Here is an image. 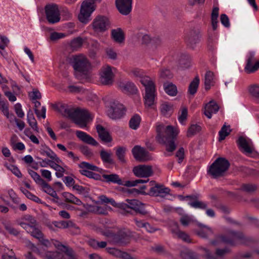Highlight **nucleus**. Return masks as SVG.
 Returning a JSON list of instances; mask_svg holds the SVG:
<instances>
[{
    "label": "nucleus",
    "instance_id": "nucleus-1",
    "mask_svg": "<svg viewBox=\"0 0 259 259\" xmlns=\"http://www.w3.org/2000/svg\"><path fill=\"white\" fill-rule=\"evenodd\" d=\"M130 74L140 78V82L145 89V104L148 107H152L154 104L156 97L155 85L153 81L150 77L145 76L143 71L140 69H132Z\"/></svg>",
    "mask_w": 259,
    "mask_h": 259
},
{
    "label": "nucleus",
    "instance_id": "nucleus-2",
    "mask_svg": "<svg viewBox=\"0 0 259 259\" xmlns=\"http://www.w3.org/2000/svg\"><path fill=\"white\" fill-rule=\"evenodd\" d=\"M248 239L243 233L239 231H230L227 234L222 235L216 239L211 241L210 244L214 246L219 245L220 241L231 246L238 244H246Z\"/></svg>",
    "mask_w": 259,
    "mask_h": 259
},
{
    "label": "nucleus",
    "instance_id": "nucleus-3",
    "mask_svg": "<svg viewBox=\"0 0 259 259\" xmlns=\"http://www.w3.org/2000/svg\"><path fill=\"white\" fill-rule=\"evenodd\" d=\"M71 64L74 70V75L79 80L87 77L90 63L88 59L82 55L74 56Z\"/></svg>",
    "mask_w": 259,
    "mask_h": 259
},
{
    "label": "nucleus",
    "instance_id": "nucleus-4",
    "mask_svg": "<svg viewBox=\"0 0 259 259\" xmlns=\"http://www.w3.org/2000/svg\"><path fill=\"white\" fill-rule=\"evenodd\" d=\"M230 166L229 161L225 158L219 157L209 166L207 174L213 179L225 175Z\"/></svg>",
    "mask_w": 259,
    "mask_h": 259
},
{
    "label": "nucleus",
    "instance_id": "nucleus-5",
    "mask_svg": "<svg viewBox=\"0 0 259 259\" xmlns=\"http://www.w3.org/2000/svg\"><path fill=\"white\" fill-rule=\"evenodd\" d=\"M65 113L71 118L75 121V123L81 128L87 126V122L90 118L88 111L84 109H66Z\"/></svg>",
    "mask_w": 259,
    "mask_h": 259
},
{
    "label": "nucleus",
    "instance_id": "nucleus-6",
    "mask_svg": "<svg viewBox=\"0 0 259 259\" xmlns=\"http://www.w3.org/2000/svg\"><path fill=\"white\" fill-rule=\"evenodd\" d=\"M125 202H119L118 208L122 209L127 213H131L132 210L137 213L145 215L148 213L145 209V204L136 199H128L125 200Z\"/></svg>",
    "mask_w": 259,
    "mask_h": 259
},
{
    "label": "nucleus",
    "instance_id": "nucleus-7",
    "mask_svg": "<svg viewBox=\"0 0 259 259\" xmlns=\"http://www.w3.org/2000/svg\"><path fill=\"white\" fill-rule=\"evenodd\" d=\"M146 188V186H142L139 189L133 188L130 190V192L143 195H149L151 196L164 197L166 195L169 194L170 192L169 188L165 187L163 185L160 184H155L154 186L150 187L148 192L144 191V190Z\"/></svg>",
    "mask_w": 259,
    "mask_h": 259
},
{
    "label": "nucleus",
    "instance_id": "nucleus-8",
    "mask_svg": "<svg viewBox=\"0 0 259 259\" xmlns=\"http://www.w3.org/2000/svg\"><path fill=\"white\" fill-rule=\"evenodd\" d=\"M102 177L101 182L106 183L116 184L118 185H124L126 187H134L137 186L138 184L147 183V181L139 179L134 181H126L125 183L120 178L119 176L116 174H111L110 175L103 174Z\"/></svg>",
    "mask_w": 259,
    "mask_h": 259
},
{
    "label": "nucleus",
    "instance_id": "nucleus-9",
    "mask_svg": "<svg viewBox=\"0 0 259 259\" xmlns=\"http://www.w3.org/2000/svg\"><path fill=\"white\" fill-rule=\"evenodd\" d=\"M101 0H86L81 6L78 19L82 23L87 24L91 20V14L95 11L94 2H100Z\"/></svg>",
    "mask_w": 259,
    "mask_h": 259
},
{
    "label": "nucleus",
    "instance_id": "nucleus-10",
    "mask_svg": "<svg viewBox=\"0 0 259 259\" xmlns=\"http://www.w3.org/2000/svg\"><path fill=\"white\" fill-rule=\"evenodd\" d=\"M28 222H21L19 225L33 237L38 239L42 238L43 233L38 227L36 221L32 216L29 215L26 219Z\"/></svg>",
    "mask_w": 259,
    "mask_h": 259
},
{
    "label": "nucleus",
    "instance_id": "nucleus-11",
    "mask_svg": "<svg viewBox=\"0 0 259 259\" xmlns=\"http://www.w3.org/2000/svg\"><path fill=\"white\" fill-rule=\"evenodd\" d=\"M105 235L114 243L121 245L127 244L130 239V232L125 230H120L116 233L108 232L105 233Z\"/></svg>",
    "mask_w": 259,
    "mask_h": 259
},
{
    "label": "nucleus",
    "instance_id": "nucleus-12",
    "mask_svg": "<svg viewBox=\"0 0 259 259\" xmlns=\"http://www.w3.org/2000/svg\"><path fill=\"white\" fill-rule=\"evenodd\" d=\"M46 18L51 24H55L60 20L58 5L54 4L47 5L45 7Z\"/></svg>",
    "mask_w": 259,
    "mask_h": 259
},
{
    "label": "nucleus",
    "instance_id": "nucleus-13",
    "mask_svg": "<svg viewBox=\"0 0 259 259\" xmlns=\"http://www.w3.org/2000/svg\"><path fill=\"white\" fill-rule=\"evenodd\" d=\"M110 24L108 18L105 16L98 15L93 21L91 26L96 33H103L106 31Z\"/></svg>",
    "mask_w": 259,
    "mask_h": 259
},
{
    "label": "nucleus",
    "instance_id": "nucleus-14",
    "mask_svg": "<svg viewBox=\"0 0 259 259\" xmlns=\"http://www.w3.org/2000/svg\"><path fill=\"white\" fill-rule=\"evenodd\" d=\"M125 108L122 104L113 102L108 110V115L113 119H120L125 114Z\"/></svg>",
    "mask_w": 259,
    "mask_h": 259
},
{
    "label": "nucleus",
    "instance_id": "nucleus-15",
    "mask_svg": "<svg viewBox=\"0 0 259 259\" xmlns=\"http://www.w3.org/2000/svg\"><path fill=\"white\" fill-rule=\"evenodd\" d=\"M132 153L134 158L141 162L147 161L151 159L149 152L139 145L135 146L132 150Z\"/></svg>",
    "mask_w": 259,
    "mask_h": 259
},
{
    "label": "nucleus",
    "instance_id": "nucleus-16",
    "mask_svg": "<svg viewBox=\"0 0 259 259\" xmlns=\"http://www.w3.org/2000/svg\"><path fill=\"white\" fill-rule=\"evenodd\" d=\"M134 175L139 178H149L153 175L152 166L150 165L140 164L133 168Z\"/></svg>",
    "mask_w": 259,
    "mask_h": 259
},
{
    "label": "nucleus",
    "instance_id": "nucleus-17",
    "mask_svg": "<svg viewBox=\"0 0 259 259\" xmlns=\"http://www.w3.org/2000/svg\"><path fill=\"white\" fill-rule=\"evenodd\" d=\"M200 32L198 30H191L185 36V40L187 46L194 49L200 41Z\"/></svg>",
    "mask_w": 259,
    "mask_h": 259
},
{
    "label": "nucleus",
    "instance_id": "nucleus-18",
    "mask_svg": "<svg viewBox=\"0 0 259 259\" xmlns=\"http://www.w3.org/2000/svg\"><path fill=\"white\" fill-rule=\"evenodd\" d=\"M259 69V61H256L255 54L250 52L247 59L246 64L245 66V71L248 73H254Z\"/></svg>",
    "mask_w": 259,
    "mask_h": 259
},
{
    "label": "nucleus",
    "instance_id": "nucleus-19",
    "mask_svg": "<svg viewBox=\"0 0 259 259\" xmlns=\"http://www.w3.org/2000/svg\"><path fill=\"white\" fill-rule=\"evenodd\" d=\"M118 89L127 95L136 94L138 90L135 84L130 81H121L118 83Z\"/></svg>",
    "mask_w": 259,
    "mask_h": 259
},
{
    "label": "nucleus",
    "instance_id": "nucleus-20",
    "mask_svg": "<svg viewBox=\"0 0 259 259\" xmlns=\"http://www.w3.org/2000/svg\"><path fill=\"white\" fill-rule=\"evenodd\" d=\"M133 0H115V5L119 12L128 15L132 11Z\"/></svg>",
    "mask_w": 259,
    "mask_h": 259
},
{
    "label": "nucleus",
    "instance_id": "nucleus-21",
    "mask_svg": "<svg viewBox=\"0 0 259 259\" xmlns=\"http://www.w3.org/2000/svg\"><path fill=\"white\" fill-rule=\"evenodd\" d=\"M113 77L114 74L110 66H107L102 68L100 76L101 81L102 84L105 85L112 84L113 81Z\"/></svg>",
    "mask_w": 259,
    "mask_h": 259
},
{
    "label": "nucleus",
    "instance_id": "nucleus-22",
    "mask_svg": "<svg viewBox=\"0 0 259 259\" xmlns=\"http://www.w3.org/2000/svg\"><path fill=\"white\" fill-rule=\"evenodd\" d=\"M78 166L80 169L79 170V173L87 177H88L90 170L99 171V167L87 162L82 161L78 164Z\"/></svg>",
    "mask_w": 259,
    "mask_h": 259
},
{
    "label": "nucleus",
    "instance_id": "nucleus-23",
    "mask_svg": "<svg viewBox=\"0 0 259 259\" xmlns=\"http://www.w3.org/2000/svg\"><path fill=\"white\" fill-rule=\"evenodd\" d=\"M170 231L174 237H177L187 243L191 242V239L189 235L185 232L181 231L177 223L175 224L174 227L170 229Z\"/></svg>",
    "mask_w": 259,
    "mask_h": 259
},
{
    "label": "nucleus",
    "instance_id": "nucleus-24",
    "mask_svg": "<svg viewBox=\"0 0 259 259\" xmlns=\"http://www.w3.org/2000/svg\"><path fill=\"white\" fill-rule=\"evenodd\" d=\"M76 136L79 140L85 143L94 146L98 145V143L93 137L84 132L76 131Z\"/></svg>",
    "mask_w": 259,
    "mask_h": 259
},
{
    "label": "nucleus",
    "instance_id": "nucleus-25",
    "mask_svg": "<svg viewBox=\"0 0 259 259\" xmlns=\"http://www.w3.org/2000/svg\"><path fill=\"white\" fill-rule=\"evenodd\" d=\"M96 130L99 137L103 142L107 143L112 141L109 133L102 125L98 124L96 126Z\"/></svg>",
    "mask_w": 259,
    "mask_h": 259
},
{
    "label": "nucleus",
    "instance_id": "nucleus-26",
    "mask_svg": "<svg viewBox=\"0 0 259 259\" xmlns=\"http://www.w3.org/2000/svg\"><path fill=\"white\" fill-rule=\"evenodd\" d=\"M236 143L239 149L243 150V152L251 154L253 152V149L250 146L249 142L245 138L241 136L237 140Z\"/></svg>",
    "mask_w": 259,
    "mask_h": 259
},
{
    "label": "nucleus",
    "instance_id": "nucleus-27",
    "mask_svg": "<svg viewBox=\"0 0 259 259\" xmlns=\"http://www.w3.org/2000/svg\"><path fill=\"white\" fill-rule=\"evenodd\" d=\"M219 110L218 105L213 101H210L205 108L204 114L208 118H211L212 114H215Z\"/></svg>",
    "mask_w": 259,
    "mask_h": 259
},
{
    "label": "nucleus",
    "instance_id": "nucleus-28",
    "mask_svg": "<svg viewBox=\"0 0 259 259\" xmlns=\"http://www.w3.org/2000/svg\"><path fill=\"white\" fill-rule=\"evenodd\" d=\"M62 196L65 199V201L67 203H72L79 206L82 204V201L79 198L69 192H63Z\"/></svg>",
    "mask_w": 259,
    "mask_h": 259
},
{
    "label": "nucleus",
    "instance_id": "nucleus-29",
    "mask_svg": "<svg viewBox=\"0 0 259 259\" xmlns=\"http://www.w3.org/2000/svg\"><path fill=\"white\" fill-rule=\"evenodd\" d=\"M111 35L112 39L116 42L121 43L124 40V34L120 28L112 29Z\"/></svg>",
    "mask_w": 259,
    "mask_h": 259
},
{
    "label": "nucleus",
    "instance_id": "nucleus-30",
    "mask_svg": "<svg viewBox=\"0 0 259 259\" xmlns=\"http://www.w3.org/2000/svg\"><path fill=\"white\" fill-rule=\"evenodd\" d=\"M199 83L200 79L198 76L197 75L190 83L188 87V93L191 95L194 96L198 90Z\"/></svg>",
    "mask_w": 259,
    "mask_h": 259
},
{
    "label": "nucleus",
    "instance_id": "nucleus-31",
    "mask_svg": "<svg viewBox=\"0 0 259 259\" xmlns=\"http://www.w3.org/2000/svg\"><path fill=\"white\" fill-rule=\"evenodd\" d=\"M112 153L110 150L106 151L104 149L100 152V156L103 163L108 164H113L114 161L112 158Z\"/></svg>",
    "mask_w": 259,
    "mask_h": 259
},
{
    "label": "nucleus",
    "instance_id": "nucleus-32",
    "mask_svg": "<svg viewBox=\"0 0 259 259\" xmlns=\"http://www.w3.org/2000/svg\"><path fill=\"white\" fill-rule=\"evenodd\" d=\"M2 223L5 230L10 235L14 236H18L19 235L20 232L13 226L10 221L4 220Z\"/></svg>",
    "mask_w": 259,
    "mask_h": 259
},
{
    "label": "nucleus",
    "instance_id": "nucleus-33",
    "mask_svg": "<svg viewBox=\"0 0 259 259\" xmlns=\"http://www.w3.org/2000/svg\"><path fill=\"white\" fill-rule=\"evenodd\" d=\"M178 132L174 129L171 125H168L165 128V135L162 137L164 140H168L172 139H176L177 136Z\"/></svg>",
    "mask_w": 259,
    "mask_h": 259
},
{
    "label": "nucleus",
    "instance_id": "nucleus-34",
    "mask_svg": "<svg viewBox=\"0 0 259 259\" xmlns=\"http://www.w3.org/2000/svg\"><path fill=\"white\" fill-rule=\"evenodd\" d=\"M107 249L110 254L117 257H120L124 259L131 258V255L128 253L125 252H122L119 249H116L115 248H108Z\"/></svg>",
    "mask_w": 259,
    "mask_h": 259
},
{
    "label": "nucleus",
    "instance_id": "nucleus-35",
    "mask_svg": "<svg viewBox=\"0 0 259 259\" xmlns=\"http://www.w3.org/2000/svg\"><path fill=\"white\" fill-rule=\"evenodd\" d=\"M115 150V155L118 160L122 163H125L126 160L125 158L126 148L124 147H117L114 148Z\"/></svg>",
    "mask_w": 259,
    "mask_h": 259
},
{
    "label": "nucleus",
    "instance_id": "nucleus-36",
    "mask_svg": "<svg viewBox=\"0 0 259 259\" xmlns=\"http://www.w3.org/2000/svg\"><path fill=\"white\" fill-rule=\"evenodd\" d=\"M198 226L201 228V229L197 231V234L199 236L202 238H207L213 234L212 230L201 224H199Z\"/></svg>",
    "mask_w": 259,
    "mask_h": 259
},
{
    "label": "nucleus",
    "instance_id": "nucleus-37",
    "mask_svg": "<svg viewBox=\"0 0 259 259\" xmlns=\"http://www.w3.org/2000/svg\"><path fill=\"white\" fill-rule=\"evenodd\" d=\"M219 8L218 7H214L211 14V23L213 30H215L218 27Z\"/></svg>",
    "mask_w": 259,
    "mask_h": 259
},
{
    "label": "nucleus",
    "instance_id": "nucleus-38",
    "mask_svg": "<svg viewBox=\"0 0 259 259\" xmlns=\"http://www.w3.org/2000/svg\"><path fill=\"white\" fill-rule=\"evenodd\" d=\"M205 89L208 90L213 85V73L210 71H207L205 75Z\"/></svg>",
    "mask_w": 259,
    "mask_h": 259
},
{
    "label": "nucleus",
    "instance_id": "nucleus-39",
    "mask_svg": "<svg viewBox=\"0 0 259 259\" xmlns=\"http://www.w3.org/2000/svg\"><path fill=\"white\" fill-rule=\"evenodd\" d=\"M163 88L164 91L169 96H175L177 94V88L172 83H164Z\"/></svg>",
    "mask_w": 259,
    "mask_h": 259
},
{
    "label": "nucleus",
    "instance_id": "nucleus-40",
    "mask_svg": "<svg viewBox=\"0 0 259 259\" xmlns=\"http://www.w3.org/2000/svg\"><path fill=\"white\" fill-rule=\"evenodd\" d=\"M141 120V118L139 115L134 114L129 121L130 127L134 130H137L140 125Z\"/></svg>",
    "mask_w": 259,
    "mask_h": 259
},
{
    "label": "nucleus",
    "instance_id": "nucleus-41",
    "mask_svg": "<svg viewBox=\"0 0 259 259\" xmlns=\"http://www.w3.org/2000/svg\"><path fill=\"white\" fill-rule=\"evenodd\" d=\"M27 121L31 128L36 132H38V128L37 127V123L36 119H35L33 113L29 111L27 113Z\"/></svg>",
    "mask_w": 259,
    "mask_h": 259
},
{
    "label": "nucleus",
    "instance_id": "nucleus-42",
    "mask_svg": "<svg viewBox=\"0 0 259 259\" xmlns=\"http://www.w3.org/2000/svg\"><path fill=\"white\" fill-rule=\"evenodd\" d=\"M160 111L164 116H170L172 112V106L167 102H165L161 105Z\"/></svg>",
    "mask_w": 259,
    "mask_h": 259
},
{
    "label": "nucleus",
    "instance_id": "nucleus-43",
    "mask_svg": "<svg viewBox=\"0 0 259 259\" xmlns=\"http://www.w3.org/2000/svg\"><path fill=\"white\" fill-rule=\"evenodd\" d=\"M45 192L49 194L54 198L59 199V197L56 192L46 182H45L41 186Z\"/></svg>",
    "mask_w": 259,
    "mask_h": 259
},
{
    "label": "nucleus",
    "instance_id": "nucleus-44",
    "mask_svg": "<svg viewBox=\"0 0 259 259\" xmlns=\"http://www.w3.org/2000/svg\"><path fill=\"white\" fill-rule=\"evenodd\" d=\"M198 199L199 198H197V199H194L192 201H190L188 203V204L194 208L206 209L207 207V204L204 202L199 201Z\"/></svg>",
    "mask_w": 259,
    "mask_h": 259
},
{
    "label": "nucleus",
    "instance_id": "nucleus-45",
    "mask_svg": "<svg viewBox=\"0 0 259 259\" xmlns=\"http://www.w3.org/2000/svg\"><path fill=\"white\" fill-rule=\"evenodd\" d=\"M82 44V38L80 37H77L71 41L70 45L73 51H76L81 47Z\"/></svg>",
    "mask_w": 259,
    "mask_h": 259
},
{
    "label": "nucleus",
    "instance_id": "nucleus-46",
    "mask_svg": "<svg viewBox=\"0 0 259 259\" xmlns=\"http://www.w3.org/2000/svg\"><path fill=\"white\" fill-rule=\"evenodd\" d=\"M99 199L102 203H110L113 207L118 208L119 203H117L113 198H110L106 195H102L99 197Z\"/></svg>",
    "mask_w": 259,
    "mask_h": 259
},
{
    "label": "nucleus",
    "instance_id": "nucleus-47",
    "mask_svg": "<svg viewBox=\"0 0 259 259\" xmlns=\"http://www.w3.org/2000/svg\"><path fill=\"white\" fill-rule=\"evenodd\" d=\"M79 149L80 152L87 158L89 159L94 156V154L92 150L86 145H80Z\"/></svg>",
    "mask_w": 259,
    "mask_h": 259
},
{
    "label": "nucleus",
    "instance_id": "nucleus-48",
    "mask_svg": "<svg viewBox=\"0 0 259 259\" xmlns=\"http://www.w3.org/2000/svg\"><path fill=\"white\" fill-rule=\"evenodd\" d=\"M20 190L26 196L27 198L38 203H41V200L40 199H39L37 196L32 194L28 190L23 188H21Z\"/></svg>",
    "mask_w": 259,
    "mask_h": 259
},
{
    "label": "nucleus",
    "instance_id": "nucleus-49",
    "mask_svg": "<svg viewBox=\"0 0 259 259\" xmlns=\"http://www.w3.org/2000/svg\"><path fill=\"white\" fill-rule=\"evenodd\" d=\"M28 172L37 184L41 186L46 182L36 172L31 169H28Z\"/></svg>",
    "mask_w": 259,
    "mask_h": 259
},
{
    "label": "nucleus",
    "instance_id": "nucleus-50",
    "mask_svg": "<svg viewBox=\"0 0 259 259\" xmlns=\"http://www.w3.org/2000/svg\"><path fill=\"white\" fill-rule=\"evenodd\" d=\"M175 139H172L170 140H166L163 138L160 140V141L159 142L165 143L166 150L168 152H172L176 149V146L175 143Z\"/></svg>",
    "mask_w": 259,
    "mask_h": 259
},
{
    "label": "nucleus",
    "instance_id": "nucleus-51",
    "mask_svg": "<svg viewBox=\"0 0 259 259\" xmlns=\"http://www.w3.org/2000/svg\"><path fill=\"white\" fill-rule=\"evenodd\" d=\"M45 257L46 259H63V255L58 251H47Z\"/></svg>",
    "mask_w": 259,
    "mask_h": 259
},
{
    "label": "nucleus",
    "instance_id": "nucleus-52",
    "mask_svg": "<svg viewBox=\"0 0 259 259\" xmlns=\"http://www.w3.org/2000/svg\"><path fill=\"white\" fill-rule=\"evenodd\" d=\"M159 78L161 80H166L170 79L172 77L173 75L171 71L167 69H161L159 71Z\"/></svg>",
    "mask_w": 259,
    "mask_h": 259
},
{
    "label": "nucleus",
    "instance_id": "nucleus-53",
    "mask_svg": "<svg viewBox=\"0 0 259 259\" xmlns=\"http://www.w3.org/2000/svg\"><path fill=\"white\" fill-rule=\"evenodd\" d=\"M61 246L63 248L62 250L68 256V259H77V255L72 248L68 247L67 246L63 245H61Z\"/></svg>",
    "mask_w": 259,
    "mask_h": 259
},
{
    "label": "nucleus",
    "instance_id": "nucleus-54",
    "mask_svg": "<svg viewBox=\"0 0 259 259\" xmlns=\"http://www.w3.org/2000/svg\"><path fill=\"white\" fill-rule=\"evenodd\" d=\"M201 126L197 124H192L188 128L187 132V137H191L197 133L199 132L201 130Z\"/></svg>",
    "mask_w": 259,
    "mask_h": 259
},
{
    "label": "nucleus",
    "instance_id": "nucleus-55",
    "mask_svg": "<svg viewBox=\"0 0 259 259\" xmlns=\"http://www.w3.org/2000/svg\"><path fill=\"white\" fill-rule=\"evenodd\" d=\"M229 128L230 126L227 127L225 125L222 126L221 130L219 132L220 141L224 140L226 137L230 134L231 130L229 129V131H228V128Z\"/></svg>",
    "mask_w": 259,
    "mask_h": 259
},
{
    "label": "nucleus",
    "instance_id": "nucleus-56",
    "mask_svg": "<svg viewBox=\"0 0 259 259\" xmlns=\"http://www.w3.org/2000/svg\"><path fill=\"white\" fill-rule=\"evenodd\" d=\"M180 255L183 259H195V256L193 252L188 249H184L181 251Z\"/></svg>",
    "mask_w": 259,
    "mask_h": 259
},
{
    "label": "nucleus",
    "instance_id": "nucleus-57",
    "mask_svg": "<svg viewBox=\"0 0 259 259\" xmlns=\"http://www.w3.org/2000/svg\"><path fill=\"white\" fill-rule=\"evenodd\" d=\"M40 153L42 155H46L47 156L50 158H52L55 154V153L47 146H45L44 148L40 149Z\"/></svg>",
    "mask_w": 259,
    "mask_h": 259
},
{
    "label": "nucleus",
    "instance_id": "nucleus-58",
    "mask_svg": "<svg viewBox=\"0 0 259 259\" xmlns=\"http://www.w3.org/2000/svg\"><path fill=\"white\" fill-rule=\"evenodd\" d=\"M230 251V249L228 247H226L223 249L217 248L215 250V254L217 257H222Z\"/></svg>",
    "mask_w": 259,
    "mask_h": 259
},
{
    "label": "nucleus",
    "instance_id": "nucleus-59",
    "mask_svg": "<svg viewBox=\"0 0 259 259\" xmlns=\"http://www.w3.org/2000/svg\"><path fill=\"white\" fill-rule=\"evenodd\" d=\"M188 116V110L185 107L182 108L181 114L178 117L179 122L183 124L186 120Z\"/></svg>",
    "mask_w": 259,
    "mask_h": 259
},
{
    "label": "nucleus",
    "instance_id": "nucleus-60",
    "mask_svg": "<svg viewBox=\"0 0 259 259\" xmlns=\"http://www.w3.org/2000/svg\"><path fill=\"white\" fill-rule=\"evenodd\" d=\"M176 157L178 158V162L181 164L185 157V151L183 147L180 148L176 152Z\"/></svg>",
    "mask_w": 259,
    "mask_h": 259
},
{
    "label": "nucleus",
    "instance_id": "nucleus-61",
    "mask_svg": "<svg viewBox=\"0 0 259 259\" xmlns=\"http://www.w3.org/2000/svg\"><path fill=\"white\" fill-rule=\"evenodd\" d=\"M241 189L244 191L250 193L256 190V186L252 184H243Z\"/></svg>",
    "mask_w": 259,
    "mask_h": 259
},
{
    "label": "nucleus",
    "instance_id": "nucleus-62",
    "mask_svg": "<svg viewBox=\"0 0 259 259\" xmlns=\"http://www.w3.org/2000/svg\"><path fill=\"white\" fill-rule=\"evenodd\" d=\"M49 166L55 170L56 171L65 172V169L59 164L56 163L55 161H49Z\"/></svg>",
    "mask_w": 259,
    "mask_h": 259
},
{
    "label": "nucleus",
    "instance_id": "nucleus-63",
    "mask_svg": "<svg viewBox=\"0 0 259 259\" xmlns=\"http://www.w3.org/2000/svg\"><path fill=\"white\" fill-rule=\"evenodd\" d=\"M221 23L226 28L230 26V23L228 17L225 14H222L220 16Z\"/></svg>",
    "mask_w": 259,
    "mask_h": 259
},
{
    "label": "nucleus",
    "instance_id": "nucleus-64",
    "mask_svg": "<svg viewBox=\"0 0 259 259\" xmlns=\"http://www.w3.org/2000/svg\"><path fill=\"white\" fill-rule=\"evenodd\" d=\"M249 91L253 96L259 98V85H252L250 87Z\"/></svg>",
    "mask_w": 259,
    "mask_h": 259
}]
</instances>
